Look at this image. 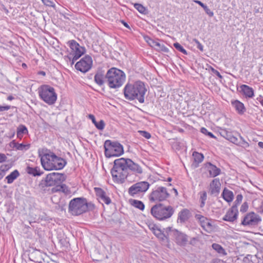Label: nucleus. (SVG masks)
<instances>
[{"label": "nucleus", "instance_id": "nucleus-39", "mask_svg": "<svg viewBox=\"0 0 263 263\" xmlns=\"http://www.w3.org/2000/svg\"><path fill=\"white\" fill-rule=\"evenodd\" d=\"M174 47L179 51L183 53L185 55L187 54V51L179 43H174Z\"/></svg>", "mask_w": 263, "mask_h": 263}, {"label": "nucleus", "instance_id": "nucleus-3", "mask_svg": "<svg viewBox=\"0 0 263 263\" xmlns=\"http://www.w3.org/2000/svg\"><path fill=\"white\" fill-rule=\"evenodd\" d=\"M105 78L106 83L110 88L118 89L124 83L126 76L122 70L113 67L107 71Z\"/></svg>", "mask_w": 263, "mask_h": 263}, {"label": "nucleus", "instance_id": "nucleus-14", "mask_svg": "<svg viewBox=\"0 0 263 263\" xmlns=\"http://www.w3.org/2000/svg\"><path fill=\"white\" fill-rule=\"evenodd\" d=\"M261 221L260 216L252 212L248 213L241 221V224L243 226H255Z\"/></svg>", "mask_w": 263, "mask_h": 263}, {"label": "nucleus", "instance_id": "nucleus-22", "mask_svg": "<svg viewBox=\"0 0 263 263\" xmlns=\"http://www.w3.org/2000/svg\"><path fill=\"white\" fill-rule=\"evenodd\" d=\"M95 191L97 197L105 203L106 204H109L111 202L110 198L106 196V192L101 188L95 187Z\"/></svg>", "mask_w": 263, "mask_h": 263}, {"label": "nucleus", "instance_id": "nucleus-6", "mask_svg": "<svg viewBox=\"0 0 263 263\" xmlns=\"http://www.w3.org/2000/svg\"><path fill=\"white\" fill-rule=\"evenodd\" d=\"M38 94L41 100L47 104H54L57 100V94L54 88L47 84L41 85L38 88Z\"/></svg>", "mask_w": 263, "mask_h": 263}, {"label": "nucleus", "instance_id": "nucleus-52", "mask_svg": "<svg viewBox=\"0 0 263 263\" xmlns=\"http://www.w3.org/2000/svg\"><path fill=\"white\" fill-rule=\"evenodd\" d=\"M151 42L149 43L151 44L152 46H153L157 49L158 46H160V42L159 41H155L154 40H150Z\"/></svg>", "mask_w": 263, "mask_h": 263}, {"label": "nucleus", "instance_id": "nucleus-50", "mask_svg": "<svg viewBox=\"0 0 263 263\" xmlns=\"http://www.w3.org/2000/svg\"><path fill=\"white\" fill-rule=\"evenodd\" d=\"M248 209V203L245 202L242 203L240 207V211L242 213H245L247 211Z\"/></svg>", "mask_w": 263, "mask_h": 263}, {"label": "nucleus", "instance_id": "nucleus-29", "mask_svg": "<svg viewBox=\"0 0 263 263\" xmlns=\"http://www.w3.org/2000/svg\"><path fill=\"white\" fill-rule=\"evenodd\" d=\"M153 233L154 235L160 240L164 241L166 240V241H168V237L167 235H166L163 232L160 230V229L158 228H153Z\"/></svg>", "mask_w": 263, "mask_h": 263}, {"label": "nucleus", "instance_id": "nucleus-19", "mask_svg": "<svg viewBox=\"0 0 263 263\" xmlns=\"http://www.w3.org/2000/svg\"><path fill=\"white\" fill-rule=\"evenodd\" d=\"M124 161L126 162L125 166L127 171L130 170L132 171L139 174L142 173L143 171L141 167L138 164L134 162L131 159L124 158Z\"/></svg>", "mask_w": 263, "mask_h": 263}, {"label": "nucleus", "instance_id": "nucleus-20", "mask_svg": "<svg viewBox=\"0 0 263 263\" xmlns=\"http://www.w3.org/2000/svg\"><path fill=\"white\" fill-rule=\"evenodd\" d=\"M192 216V213L187 209L181 210L178 215L177 221L180 223H184Z\"/></svg>", "mask_w": 263, "mask_h": 263}, {"label": "nucleus", "instance_id": "nucleus-30", "mask_svg": "<svg viewBox=\"0 0 263 263\" xmlns=\"http://www.w3.org/2000/svg\"><path fill=\"white\" fill-rule=\"evenodd\" d=\"M20 175L19 172L15 170L6 177L7 183L11 184Z\"/></svg>", "mask_w": 263, "mask_h": 263}, {"label": "nucleus", "instance_id": "nucleus-59", "mask_svg": "<svg viewBox=\"0 0 263 263\" xmlns=\"http://www.w3.org/2000/svg\"><path fill=\"white\" fill-rule=\"evenodd\" d=\"M194 2L198 4L199 5H200L202 8H204V7L206 5H205L204 4H203V3H202L201 1H198V0H194Z\"/></svg>", "mask_w": 263, "mask_h": 263}, {"label": "nucleus", "instance_id": "nucleus-5", "mask_svg": "<svg viewBox=\"0 0 263 263\" xmlns=\"http://www.w3.org/2000/svg\"><path fill=\"white\" fill-rule=\"evenodd\" d=\"M124 158H121L114 161V166L111 170L112 179L115 182L123 183L128 176V172L126 168Z\"/></svg>", "mask_w": 263, "mask_h": 263}, {"label": "nucleus", "instance_id": "nucleus-55", "mask_svg": "<svg viewBox=\"0 0 263 263\" xmlns=\"http://www.w3.org/2000/svg\"><path fill=\"white\" fill-rule=\"evenodd\" d=\"M252 255L248 254L243 259V261L245 263H250L251 261Z\"/></svg>", "mask_w": 263, "mask_h": 263}, {"label": "nucleus", "instance_id": "nucleus-21", "mask_svg": "<svg viewBox=\"0 0 263 263\" xmlns=\"http://www.w3.org/2000/svg\"><path fill=\"white\" fill-rule=\"evenodd\" d=\"M195 217L199 221L201 227L203 230L208 231V229L212 228V225L206 217L200 214H196Z\"/></svg>", "mask_w": 263, "mask_h": 263}, {"label": "nucleus", "instance_id": "nucleus-36", "mask_svg": "<svg viewBox=\"0 0 263 263\" xmlns=\"http://www.w3.org/2000/svg\"><path fill=\"white\" fill-rule=\"evenodd\" d=\"M200 207L202 208L204 206L205 201L207 199V194L205 191L200 192Z\"/></svg>", "mask_w": 263, "mask_h": 263}, {"label": "nucleus", "instance_id": "nucleus-49", "mask_svg": "<svg viewBox=\"0 0 263 263\" xmlns=\"http://www.w3.org/2000/svg\"><path fill=\"white\" fill-rule=\"evenodd\" d=\"M210 69L211 70V72L215 74L216 76H217L220 79H222L223 77L221 75V74L220 73V72L217 71V70L215 69L213 67H212V66H210Z\"/></svg>", "mask_w": 263, "mask_h": 263}, {"label": "nucleus", "instance_id": "nucleus-56", "mask_svg": "<svg viewBox=\"0 0 263 263\" xmlns=\"http://www.w3.org/2000/svg\"><path fill=\"white\" fill-rule=\"evenodd\" d=\"M7 157L4 154L0 153V163L4 162L6 161Z\"/></svg>", "mask_w": 263, "mask_h": 263}, {"label": "nucleus", "instance_id": "nucleus-24", "mask_svg": "<svg viewBox=\"0 0 263 263\" xmlns=\"http://www.w3.org/2000/svg\"><path fill=\"white\" fill-rule=\"evenodd\" d=\"M219 134L222 137L233 143L237 142V137L234 136L231 132H230L226 129L221 128L219 131Z\"/></svg>", "mask_w": 263, "mask_h": 263}, {"label": "nucleus", "instance_id": "nucleus-60", "mask_svg": "<svg viewBox=\"0 0 263 263\" xmlns=\"http://www.w3.org/2000/svg\"><path fill=\"white\" fill-rule=\"evenodd\" d=\"M121 22L126 28H127L128 29H130L129 26L124 20H121Z\"/></svg>", "mask_w": 263, "mask_h": 263}, {"label": "nucleus", "instance_id": "nucleus-28", "mask_svg": "<svg viewBox=\"0 0 263 263\" xmlns=\"http://www.w3.org/2000/svg\"><path fill=\"white\" fill-rule=\"evenodd\" d=\"M222 197L228 202H231L234 199V194L232 191L225 187L222 193Z\"/></svg>", "mask_w": 263, "mask_h": 263}, {"label": "nucleus", "instance_id": "nucleus-8", "mask_svg": "<svg viewBox=\"0 0 263 263\" xmlns=\"http://www.w3.org/2000/svg\"><path fill=\"white\" fill-rule=\"evenodd\" d=\"M170 194L167 189L164 186H157L152 190L149 195L148 199L151 202L162 203L170 197Z\"/></svg>", "mask_w": 263, "mask_h": 263}, {"label": "nucleus", "instance_id": "nucleus-31", "mask_svg": "<svg viewBox=\"0 0 263 263\" xmlns=\"http://www.w3.org/2000/svg\"><path fill=\"white\" fill-rule=\"evenodd\" d=\"M26 172L28 174L33 176H41L43 173L40 172V168L38 167H32L29 166L27 167Z\"/></svg>", "mask_w": 263, "mask_h": 263}, {"label": "nucleus", "instance_id": "nucleus-27", "mask_svg": "<svg viewBox=\"0 0 263 263\" xmlns=\"http://www.w3.org/2000/svg\"><path fill=\"white\" fill-rule=\"evenodd\" d=\"M95 82L99 86H102L106 82L105 76L102 71H97L94 77Z\"/></svg>", "mask_w": 263, "mask_h": 263}, {"label": "nucleus", "instance_id": "nucleus-32", "mask_svg": "<svg viewBox=\"0 0 263 263\" xmlns=\"http://www.w3.org/2000/svg\"><path fill=\"white\" fill-rule=\"evenodd\" d=\"M129 202L132 205L141 211H143L145 208L144 204L141 201L136 199H130Z\"/></svg>", "mask_w": 263, "mask_h": 263}, {"label": "nucleus", "instance_id": "nucleus-7", "mask_svg": "<svg viewBox=\"0 0 263 263\" xmlns=\"http://www.w3.org/2000/svg\"><path fill=\"white\" fill-rule=\"evenodd\" d=\"M104 154L107 158L118 157L124 153L123 146L117 141L107 140L104 144Z\"/></svg>", "mask_w": 263, "mask_h": 263}, {"label": "nucleus", "instance_id": "nucleus-16", "mask_svg": "<svg viewBox=\"0 0 263 263\" xmlns=\"http://www.w3.org/2000/svg\"><path fill=\"white\" fill-rule=\"evenodd\" d=\"M221 184L218 178L214 179L210 183L209 193L211 196H217L220 193Z\"/></svg>", "mask_w": 263, "mask_h": 263}, {"label": "nucleus", "instance_id": "nucleus-18", "mask_svg": "<svg viewBox=\"0 0 263 263\" xmlns=\"http://www.w3.org/2000/svg\"><path fill=\"white\" fill-rule=\"evenodd\" d=\"M205 168L209 173L210 177H215L221 174V170L211 162L204 164Z\"/></svg>", "mask_w": 263, "mask_h": 263}, {"label": "nucleus", "instance_id": "nucleus-44", "mask_svg": "<svg viewBox=\"0 0 263 263\" xmlns=\"http://www.w3.org/2000/svg\"><path fill=\"white\" fill-rule=\"evenodd\" d=\"M54 2H55V0H44L42 2L47 6L55 8V5Z\"/></svg>", "mask_w": 263, "mask_h": 263}, {"label": "nucleus", "instance_id": "nucleus-17", "mask_svg": "<svg viewBox=\"0 0 263 263\" xmlns=\"http://www.w3.org/2000/svg\"><path fill=\"white\" fill-rule=\"evenodd\" d=\"M238 211L235 206H232L226 213L222 218L224 221L233 222L236 220L238 217Z\"/></svg>", "mask_w": 263, "mask_h": 263}, {"label": "nucleus", "instance_id": "nucleus-35", "mask_svg": "<svg viewBox=\"0 0 263 263\" xmlns=\"http://www.w3.org/2000/svg\"><path fill=\"white\" fill-rule=\"evenodd\" d=\"M194 157V162L196 163V165H198L199 163H201L204 158L203 155L198 152H194L193 154Z\"/></svg>", "mask_w": 263, "mask_h": 263}, {"label": "nucleus", "instance_id": "nucleus-34", "mask_svg": "<svg viewBox=\"0 0 263 263\" xmlns=\"http://www.w3.org/2000/svg\"><path fill=\"white\" fill-rule=\"evenodd\" d=\"M85 212L88 211H93L95 208V204L91 202H88L87 199L83 197Z\"/></svg>", "mask_w": 263, "mask_h": 263}, {"label": "nucleus", "instance_id": "nucleus-64", "mask_svg": "<svg viewBox=\"0 0 263 263\" xmlns=\"http://www.w3.org/2000/svg\"><path fill=\"white\" fill-rule=\"evenodd\" d=\"M89 117L90 119H91L92 122V123L93 124H95V123L97 122L96 119H95V116L93 115H89Z\"/></svg>", "mask_w": 263, "mask_h": 263}, {"label": "nucleus", "instance_id": "nucleus-48", "mask_svg": "<svg viewBox=\"0 0 263 263\" xmlns=\"http://www.w3.org/2000/svg\"><path fill=\"white\" fill-rule=\"evenodd\" d=\"M193 42H194L196 45L197 48L201 51H203V46L200 43V42L196 39H193Z\"/></svg>", "mask_w": 263, "mask_h": 263}, {"label": "nucleus", "instance_id": "nucleus-11", "mask_svg": "<svg viewBox=\"0 0 263 263\" xmlns=\"http://www.w3.org/2000/svg\"><path fill=\"white\" fill-rule=\"evenodd\" d=\"M83 197L74 198L70 200L68 212L73 216H79L85 212Z\"/></svg>", "mask_w": 263, "mask_h": 263}, {"label": "nucleus", "instance_id": "nucleus-40", "mask_svg": "<svg viewBox=\"0 0 263 263\" xmlns=\"http://www.w3.org/2000/svg\"><path fill=\"white\" fill-rule=\"evenodd\" d=\"M134 7L140 13L145 14L146 13V9L141 4L138 3H135L134 4Z\"/></svg>", "mask_w": 263, "mask_h": 263}, {"label": "nucleus", "instance_id": "nucleus-12", "mask_svg": "<svg viewBox=\"0 0 263 263\" xmlns=\"http://www.w3.org/2000/svg\"><path fill=\"white\" fill-rule=\"evenodd\" d=\"M150 186L147 181H140L133 184L128 190V194L135 197V195L146 192Z\"/></svg>", "mask_w": 263, "mask_h": 263}, {"label": "nucleus", "instance_id": "nucleus-1", "mask_svg": "<svg viewBox=\"0 0 263 263\" xmlns=\"http://www.w3.org/2000/svg\"><path fill=\"white\" fill-rule=\"evenodd\" d=\"M39 157L41 158L42 166L47 171L60 170L67 164L65 159L57 156L54 153L47 149L42 152L39 150Z\"/></svg>", "mask_w": 263, "mask_h": 263}, {"label": "nucleus", "instance_id": "nucleus-61", "mask_svg": "<svg viewBox=\"0 0 263 263\" xmlns=\"http://www.w3.org/2000/svg\"><path fill=\"white\" fill-rule=\"evenodd\" d=\"M17 144H18L17 143L15 142L14 141H12L10 143V146L13 147H15L16 148Z\"/></svg>", "mask_w": 263, "mask_h": 263}, {"label": "nucleus", "instance_id": "nucleus-25", "mask_svg": "<svg viewBox=\"0 0 263 263\" xmlns=\"http://www.w3.org/2000/svg\"><path fill=\"white\" fill-rule=\"evenodd\" d=\"M232 106L239 115H243L246 111L244 104L240 101L235 100L231 102Z\"/></svg>", "mask_w": 263, "mask_h": 263}, {"label": "nucleus", "instance_id": "nucleus-10", "mask_svg": "<svg viewBox=\"0 0 263 263\" xmlns=\"http://www.w3.org/2000/svg\"><path fill=\"white\" fill-rule=\"evenodd\" d=\"M66 176L64 174L51 173L48 174L44 180H42L40 185L43 189L44 187L55 186L66 180Z\"/></svg>", "mask_w": 263, "mask_h": 263}, {"label": "nucleus", "instance_id": "nucleus-45", "mask_svg": "<svg viewBox=\"0 0 263 263\" xmlns=\"http://www.w3.org/2000/svg\"><path fill=\"white\" fill-rule=\"evenodd\" d=\"M156 50L166 53H167L169 51L168 48L165 46V45L161 42H160V46H158Z\"/></svg>", "mask_w": 263, "mask_h": 263}, {"label": "nucleus", "instance_id": "nucleus-43", "mask_svg": "<svg viewBox=\"0 0 263 263\" xmlns=\"http://www.w3.org/2000/svg\"><path fill=\"white\" fill-rule=\"evenodd\" d=\"M30 144H24L23 143H18V144H17L16 149L21 151L27 150L30 148Z\"/></svg>", "mask_w": 263, "mask_h": 263}, {"label": "nucleus", "instance_id": "nucleus-47", "mask_svg": "<svg viewBox=\"0 0 263 263\" xmlns=\"http://www.w3.org/2000/svg\"><path fill=\"white\" fill-rule=\"evenodd\" d=\"M138 133L141 136L147 139H149L151 137V135L149 133L144 130H139Z\"/></svg>", "mask_w": 263, "mask_h": 263}, {"label": "nucleus", "instance_id": "nucleus-51", "mask_svg": "<svg viewBox=\"0 0 263 263\" xmlns=\"http://www.w3.org/2000/svg\"><path fill=\"white\" fill-rule=\"evenodd\" d=\"M203 9H204L206 14H207L210 17H212L214 15V13L212 11H211L208 7L205 5Z\"/></svg>", "mask_w": 263, "mask_h": 263}, {"label": "nucleus", "instance_id": "nucleus-15", "mask_svg": "<svg viewBox=\"0 0 263 263\" xmlns=\"http://www.w3.org/2000/svg\"><path fill=\"white\" fill-rule=\"evenodd\" d=\"M172 231L176 243L180 246H185L188 242V236L176 229Z\"/></svg>", "mask_w": 263, "mask_h": 263}, {"label": "nucleus", "instance_id": "nucleus-41", "mask_svg": "<svg viewBox=\"0 0 263 263\" xmlns=\"http://www.w3.org/2000/svg\"><path fill=\"white\" fill-rule=\"evenodd\" d=\"M97 129L99 130H103L105 127V122L103 120H101L99 122H96L94 124Z\"/></svg>", "mask_w": 263, "mask_h": 263}, {"label": "nucleus", "instance_id": "nucleus-53", "mask_svg": "<svg viewBox=\"0 0 263 263\" xmlns=\"http://www.w3.org/2000/svg\"><path fill=\"white\" fill-rule=\"evenodd\" d=\"M10 168V166L8 164L2 165L0 166V171L5 173V172L8 171Z\"/></svg>", "mask_w": 263, "mask_h": 263}, {"label": "nucleus", "instance_id": "nucleus-4", "mask_svg": "<svg viewBox=\"0 0 263 263\" xmlns=\"http://www.w3.org/2000/svg\"><path fill=\"white\" fill-rule=\"evenodd\" d=\"M175 209L170 205L157 203L152 206L151 214L159 221H165L170 218L175 213Z\"/></svg>", "mask_w": 263, "mask_h": 263}, {"label": "nucleus", "instance_id": "nucleus-2", "mask_svg": "<svg viewBox=\"0 0 263 263\" xmlns=\"http://www.w3.org/2000/svg\"><path fill=\"white\" fill-rule=\"evenodd\" d=\"M146 91L145 84L141 81H137L133 84L128 83L123 89L125 99L128 101L137 99L140 103H144Z\"/></svg>", "mask_w": 263, "mask_h": 263}, {"label": "nucleus", "instance_id": "nucleus-23", "mask_svg": "<svg viewBox=\"0 0 263 263\" xmlns=\"http://www.w3.org/2000/svg\"><path fill=\"white\" fill-rule=\"evenodd\" d=\"M240 92L243 94L246 98H252L254 96L253 89L248 85L242 84L240 86Z\"/></svg>", "mask_w": 263, "mask_h": 263}, {"label": "nucleus", "instance_id": "nucleus-58", "mask_svg": "<svg viewBox=\"0 0 263 263\" xmlns=\"http://www.w3.org/2000/svg\"><path fill=\"white\" fill-rule=\"evenodd\" d=\"M257 212L260 213H263V201L260 202L258 208H257Z\"/></svg>", "mask_w": 263, "mask_h": 263}, {"label": "nucleus", "instance_id": "nucleus-9", "mask_svg": "<svg viewBox=\"0 0 263 263\" xmlns=\"http://www.w3.org/2000/svg\"><path fill=\"white\" fill-rule=\"evenodd\" d=\"M71 49V52L65 58H67L73 65L76 61L79 59L85 52L84 47L81 46L75 40H70L67 43Z\"/></svg>", "mask_w": 263, "mask_h": 263}, {"label": "nucleus", "instance_id": "nucleus-42", "mask_svg": "<svg viewBox=\"0 0 263 263\" xmlns=\"http://www.w3.org/2000/svg\"><path fill=\"white\" fill-rule=\"evenodd\" d=\"M242 195L241 194H238L236 196V199L234 202L233 206H235L236 209H237V206L240 204L242 200Z\"/></svg>", "mask_w": 263, "mask_h": 263}, {"label": "nucleus", "instance_id": "nucleus-57", "mask_svg": "<svg viewBox=\"0 0 263 263\" xmlns=\"http://www.w3.org/2000/svg\"><path fill=\"white\" fill-rule=\"evenodd\" d=\"M198 241V238L196 237H193L191 239L189 244L194 246L195 245L196 242Z\"/></svg>", "mask_w": 263, "mask_h": 263}, {"label": "nucleus", "instance_id": "nucleus-38", "mask_svg": "<svg viewBox=\"0 0 263 263\" xmlns=\"http://www.w3.org/2000/svg\"><path fill=\"white\" fill-rule=\"evenodd\" d=\"M212 248L216 251L218 253L220 254H226L224 249L222 248V247L216 243H214L212 245Z\"/></svg>", "mask_w": 263, "mask_h": 263}, {"label": "nucleus", "instance_id": "nucleus-62", "mask_svg": "<svg viewBox=\"0 0 263 263\" xmlns=\"http://www.w3.org/2000/svg\"><path fill=\"white\" fill-rule=\"evenodd\" d=\"M17 144H18L17 143L15 142L14 141H12L10 143V146L13 147H15L16 148Z\"/></svg>", "mask_w": 263, "mask_h": 263}, {"label": "nucleus", "instance_id": "nucleus-13", "mask_svg": "<svg viewBox=\"0 0 263 263\" xmlns=\"http://www.w3.org/2000/svg\"><path fill=\"white\" fill-rule=\"evenodd\" d=\"M92 66V60L91 57L86 55L76 64L75 68L77 70L85 73L91 69Z\"/></svg>", "mask_w": 263, "mask_h": 263}, {"label": "nucleus", "instance_id": "nucleus-37", "mask_svg": "<svg viewBox=\"0 0 263 263\" xmlns=\"http://www.w3.org/2000/svg\"><path fill=\"white\" fill-rule=\"evenodd\" d=\"M239 136L240 139H238L237 138V140H236L237 142H234V144L239 145V146H243V147L249 146V143L248 142H247L241 136L239 135Z\"/></svg>", "mask_w": 263, "mask_h": 263}, {"label": "nucleus", "instance_id": "nucleus-33", "mask_svg": "<svg viewBox=\"0 0 263 263\" xmlns=\"http://www.w3.org/2000/svg\"><path fill=\"white\" fill-rule=\"evenodd\" d=\"M27 133V128L24 125L20 124L17 128V137L18 138L22 137L24 134Z\"/></svg>", "mask_w": 263, "mask_h": 263}, {"label": "nucleus", "instance_id": "nucleus-54", "mask_svg": "<svg viewBox=\"0 0 263 263\" xmlns=\"http://www.w3.org/2000/svg\"><path fill=\"white\" fill-rule=\"evenodd\" d=\"M16 108L15 106H11L10 105L1 106L0 105V112L8 110L10 108Z\"/></svg>", "mask_w": 263, "mask_h": 263}, {"label": "nucleus", "instance_id": "nucleus-26", "mask_svg": "<svg viewBox=\"0 0 263 263\" xmlns=\"http://www.w3.org/2000/svg\"><path fill=\"white\" fill-rule=\"evenodd\" d=\"M50 193H54L58 192H62L66 194H69L70 192L68 187L65 184L57 185L52 187L50 190Z\"/></svg>", "mask_w": 263, "mask_h": 263}, {"label": "nucleus", "instance_id": "nucleus-46", "mask_svg": "<svg viewBox=\"0 0 263 263\" xmlns=\"http://www.w3.org/2000/svg\"><path fill=\"white\" fill-rule=\"evenodd\" d=\"M201 132L205 135L208 136L209 137L213 138H216V137L214 136V135L211 132H209L206 128L205 127H202L200 129Z\"/></svg>", "mask_w": 263, "mask_h": 263}, {"label": "nucleus", "instance_id": "nucleus-63", "mask_svg": "<svg viewBox=\"0 0 263 263\" xmlns=\"http://www.w3.org/2000/svg\"><path fill=\"white\" fill-rule=\"evenodd\" d=\"M17 144H18L17 143L15 142L14 141H12L10 143V146L13 147H15L16 148Z\"/></svg>", "mask_w": 263, "mask_h": 263}]
</instances>
